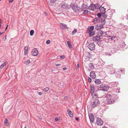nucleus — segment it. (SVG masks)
Masks as SVG:
<instances>
[{
  "label": "nucleus",
  "instance_id": "1",
  "mask_svg": "<svg viewBox=\"0 0 128 128\" xmlns=\"http://www.w3.org/2000/svg\"><path fill=\"white\" fill-rule=\"evenodd\" d=\"M92 39L93 41L96 42L100 46L103 48L104 46V41L101 40V38L99 36H96L93 37Z\"/></svg>",
  "mask_w": 128,
  "mask_h": 128
},
{
  "label": "nucleus",
  "instance_id": "2",
  "mask_svg": "<svg viewBox=\"0 0 128 128\" xmlns=\"http://www.w3.org/2000/svg\"><path fill=\"white\" fill-rule=\"evenodd\" d=\"M104 98L106 99V101L108 104H111L113 103L114 102V100L111 99V94L110 93L108 94L107 92H104Z\"/></svg>",
  "mask_w": 128,
  "mask_h": 128
},
{
  "label": "nucleus",
  "instance_id": "3",
  "mask_svg": "<svg viewBox=\"0 0 128 128\" xmlns=\"http://www.w3.org/2000/svg\"><path fill=\"white\" fill-rule=\"evenodd\" d=\"M108 8L107 9L104 8V19L107 18L110 19V13L111 12V10H110V8L108 6Z\"/></svg>",
  "mask_w": 128,
  "mask_h": 128
},
{
  "label": "nucleus",
  "instance_id": "4",
  "mask_svg": "<svg viewBox=\"0 0 128 128\" xmlns=\"http://www.w3.org/2000/svg\"><path fill=\"white\" fill-rule=\"evenodd\" d=\"M104 36L106 37H108L107 38H108V40L110 39L113 40L114 39L116 38L115 36H111L112 33L110 31H107L104 34Z\"/></svg>",
  "mask_w": 128,
  "mask_h": 128
},
{
  "label": "nucleus",
  "instance_id": "5",
  "mask_svg": "<svg viewBox=\"0 0 128 128\" xmlns=\"http://www.w3.org/2000/svg\"><path fill=\"white\" fill-rule=\"evenodd\" d=\"M98 5L94 4H92L89 7V9L95 11L98 9Z\"/></svg>",
  "mask_w": 128,
  "mask_h": 128
},
{
  "label": "nucleus",
  "instance_id": "6",
  "mask_svg": "<svg viewBox=\"0 0 128 128\" xmlns=\"http://www.w3.org/2000/svg\"><path fill=\"white\" fill-rule=\"evenodd\" d=\"M99 101L98 98H96L95 100L91 103V106L92 107L94 108L97 106L99 103Z\"/></svg>",
  "mask_w": 128,
  "mask_h": 128
},
{
  "label": "nucleus",
  "instance_id": "7",
  "mask_svg": "<svg viewBox=\"0 0 128 128\" xmlns=\"http://www.w3.org/2000/svg\"><path fill=\"white\" fill-rule=\"evenodd\" d=\"M95 45L94 43L90 44L88 46V48L91 50H94L95 49Z\"/></svg>",
  "mask_w": 128,
  "mask_h": 128
},
{
  "label": "nucleus",
  "instance_id": "8",
  "mask_svg": "<svg viewBox=\"0 0 128 128\" xmlns=\"http://www.w3.org/2000/svg\"><path fill=\"white\" fill-rule=\"evenodd\" d=\"M73 10L75 12H77L79 10V8L76 5L74 4L71 6Z\"/></svg>",
  "mask_w": 128,
  "mask_h": 128
},
{
  "label": "nucleus",
  "instance_id": "9",
  "mask_svg": "<svg viewBox=\"0 0 128 128\" xmlns=\"http://www.w3.org/2000/svg\"><path fill=\"white\" fill-rule=\"evenodd\" d=\"M38 52L37 49L36 48H34L32 50V54L34 56H36L38 55Z\"/></svg>",
  "mask_w": 128,
  "mask_h": 128
},
{
  "label": "nucleus",
  "instance_id": "10",
  "mask_svg": "<svg viewBox=\"0 0 128 128\" xmlns=\"http://www.w3.org/2000/svg\"><path fill=\"white\" fill-rule=\"evenodd\" d=\"M96 123L98 125L101 126L103 124V122L101 118H97Z\"/></svg>",
  "mask_w": 128,
  "mask_h": 128
},
{
  "label": "nucleus",
  "instance_id": "11",
  "mask_svg": "<svg viewBox=\"0 0 128 128\" xmlns=\"http://www.w3.org/2000/svg\"><path fill=\"white\" fill-rule=\"evenodd\" d=\"M89 116L90 121L92 123H94V118L93 114L92 113L90 114L89 115Z\"/></svg>",
  "mask_w": 128,
  "mask_h": 128
},
{
  "label": "nucleus",
  "instance_id": "12",
  "mask_svg": "<svg viewBox=\"0 0 128 128\" xmlns=\"http://www.w3.org/2000/svg\"><path fill=\"white\" fill-rule=\"evenodd\" d=\"M98 22H99V23L100 24L99 25L100 28H103L104 25V20L102 19L101 20H100Z\"/></svg>",
  "mask_w": 128,
  "mask_h": 128
},
{
  "label": "nucleus",
  "instance_id": "13",
  "mask_svg": "<svg viewBox=\"0 0 128 128\" xmlns=\"http://www.w3.org/2000/svg\"><path fill=\"white\" fill-rule=\"evenodd\" d=\"M90 76L92 78H94L96 77V74L94 71H92L90 72Z\"/></svg>",
  "mask_w": 128,
  "mask_h": 128
},
{
  "label": "nucleus",
  "instance_id": "14",
  "mask_svg": "<svg viewBox=\"0 0 128 128\" xmlns=\"http://www.w3.org/2000/svg\"><path fill=\"white\" fill-rule=\"evenodd\" d=\"M88 8L89 9V7L86 5L85 4H83L81 8L82 10H87Z\"/></svg>",
  "mask_w": 128,
  "mask_h": 128
},
{
  "label": "nucleus",
  "instance_id": "15",
  "mask_svg": "<svg viewBox=\"0 0 128 128\" xmlns=\"http://www.w3.org/2000/svg\"><path fill=\"white\" fill-rule=\"evenodd\" d=\"M94 87L93 85H91L90 86V92L91 94H94Z\"/></svg>",
  "mask_w": 128,
  "mask_h": 128
},
{
  "label": "nucleus",
  "instance_id": "16",
  "mask_svg": "<svg viewBox=\"0 0 128 128\" xmlns=\"http://www.w3.org/2000/svg\"><path fill=\"white\" fill-rule=\"evenodd\" d=\"M67 111L68 115L70 117H73V114L70 110L68 109L67 110Z\"/></svg>",
  "mask_w": 128,
  "mask_h": 128
},
{
  "label": "nucleus",
  "instance_id": "17",
  "mask_svg": "<svg viewBox=\"0 0 128 128\" xmlns=\"http://www.w3.org/2000/svg\"><path fill=\"white\" fill-rule=\"evenodd\" d=\"M60 27L62 29H64L66 28V25L63 23H61Z\"/></svg>",
  "mask_w": 128,
  "mask_h": 128
},
{
  "label": "nucleus",
  "instance_id": "18",
  "mask_svg": "<svg viewBox=\"0 0 128 128\" xmlns=\"http://www.w3.org/2000/svg\"><path fill=\"white\" fill-rule=\"evenodd\" d=\"M4 124L6 126H8L9 125L8 120L6 118L5 119L4 122Z\"/></svg>",
  "mask_w": 128,
  "mask_h": 128
},
{
  "label": "nucleus",
  "instance_id": "19",
  "mask_svg": "<svg viewBox=\"0 0 128 128\" xmlns=\"http://www.w3.org/2000/svg\"><path fill=\"white\" fill-rule=\"evenodd\" d=\"M98 9H99L101 13L103 14H104V7L101 6L99 8V6H98Z\"/></svg>",
  "mask_w": 128,
  "mask_h": 128
},
{
  "label": "nucleus",
  "instance_id": "20",
  "mask_svg": "<svg viewBox=\"0 0 128 128\" xmlns=\"http://www.w3.org/2000/svg\"><path fill=\"white\" fill-rule=\"evenodd\" d=\"M86 56L87 59L89 60L92 54L88 52L86 53Z\"/></svg>",
  "mask_w": 128,
  "mask_h": 128
},
{
  "label": "nucleus",
  "instance_id": "21",
  "mask_svg": "<svg viewBox=\"0 0 128 128\" xmlns=\"http://www.w3.org/2000/svg\"><path fill=\"white\" fill-rule=\"evenodd\" d=\"M28 46H26L24 48V55H26V54L28 52Z\"/></svg>",
  "mask_w": 128,
  "mask_h": 128
},
{
  "label": "nucleus",
  "instance_id": "22",
  "mask_svg": "<svg viewBox=\"0 0 128 128\" xmlns=\"http://www.w3.org/2000/svg\"><path fill=\"white\" fill-rule=\"evenodd\" d=\"M68 7V5L67 4L64 3L62 4V8L64 9H66Z\"/></svg>",
  "mask_w": 128,
  "mask_h": 128
},
{
  "label": "nucleus",
  "instance_id": "23",
  "mask_svg": "<svg viewBox=\"0 0 128 128\" xmlns=\"http://www.w3.org/2000/svg\"><path fill=\"white\" fill-rule=\"evenodd\" d=\"M88 33L89 35L90 36H91L94 34L95 33L93 31H88Z\"/></svg>",
  "mask_w": 128,
  "mask_h": 128
},
{
  "label": "nucleus",
  "instance_id": "24",
  "mask_svg": "<svg viewBox=\"0 0 128 128\" xmlns=\"http://www.w3.org/2000/svg\"><path fill=\"white\" fill-rule=\"evenodd\" d=\"M98 89L100 90H104V85L103 84L101 85L99 88Z\"/></svg>",
  "mask_w": 128,
  "mask_h": 128
},
{
  "label": "nucleus",
  "instance_id": "25",
  "mask_svg": "<svg viewBox=\"0 0 128 128\" xmlns=\"http://www.w3.org/2000/svg\"><path fill=\"white\" fill-rule=\"evenodd\" d=\"M100 20V18H98L96 17V18L93 20V22L95 24L98 22L99 20Z\"/></svg>",
  "mask_w": 128,
  "mask_h": 128
},
{
  "label": "nucleus",
  "instance_id": "26",
  "mask_svg": "<svg viewBox=\"0 0 128 128\" xmlns=\"http://www.w3.org/2000/svg\"><path fill=\"white\" fill-rule=\"evenodd\" d=\"M97 16H98V18H100V19L101 20L102 19L101 18L103 17H104V16L103 15H102L100 13H98L97 14Z\"/></svg>",
  "mask_w": 128,
  "mask_h": 128
},
{
  "label": "nucleus",
  "instance_id": "27",
  "mask_svg": "<svg viewBox=\"0 0 128 128\" xmlns=\"http://www.w3.org/2000/svg\"><path fill=\"white\" fill-rule=\"evenodd\" d=\"M95 83L97 84H98L101 83V82L99 79H96L94 81Z\"/></svg>",
  "mask_w": 128,
  "mask_h": 128
},
{
  "label": "nucleus",
  "instance_id": "28",
  "mask_svg": "<svg viewBox=\"0 0 128 128\" xmlns=\"http://www.w3.org/2000/svg\"><path fill=\"white\" fill-rule=\"evenodd\" d=\"M67 44L68 48L71 49L72 48V46L70 42L69 41H68L67 42Z\"/></svg>",
  "mask_w": 128,
  "mask_h": 128
},
{
  "label": "nucleus",
  "instance_id": "29",
  "mask_svg": "<svg viewBox=\"0 0 128 128\" xmlns=\"http://www.w3.org/2000/svg\"><path fill=\"white\" fill-rule=\"evenodd\" d=\"M7 62H4L0 66V68L2 69L4 67L6 66V64Z\"/></svg>",
  "mask_w": 128,
  "mask_h": 128
},
{
  "label": "nucleus",
  "instance_id": "30",
  "mask_svg": "<svg viewBox=\"0 0 128 128\" xmlns=\"http://www.w3.org/2000/svg\"><path fill=\"white\" fill-rule=\"evenodd\" d=\"M84 11L83 14L85 15H87L88 14L89 12V11L87 10H83Z\"/></svg>",
  "mask_w": 128,
  "mask_h": 128
},
{
  "label": "nucleus",
  "instance_id": "31",
  "mask_svg": "<svg viewBox=\"0 0 128 128\" xmlns=\"http://www.w3.org/2000/svg\"><path fill=\"white\" fill-rule=\"evenodd\" d=\"M103 34V32H102L101 31H100L98 33V36L100 37V36H102Z\"/></svg>",
  "mask_w": 128,
  "mask_h": 128
},
{
  "label": "nucleus",
  "instance_id": "32",
  "mask_svg": "<svg viewBox=\"0 0 128 128\" xmlns=\"http://www.w3.org/2000/svg\"><path fill=\"white\" fill-rule=\"evenodd\" d=\"M109 86H108L104 85V92L108 90L109 88Z\"/></svg>",
  "mask_w": 128,
  "mask_h": 128
},
{
  "label": "nucleus",
  "instance_id": "33",
  "mask_svg": "<svg viewBox=\"0 0 128 128\" xmlns=\"http://www.w3.org/2000/svg\"><path fill=\"white\" fill-rule=\"evenodd\" d=\"M30 62V60H26L24 61V63L26 65H28Z\"/></svg>",
  "mask_w": 128,
  "mask_h": 128
},
{
  "label": "nucleus",
  "instance_id": "34",
  "mask_svg": "<svg viewBox=\"0 0 128 128\" xmlns=\"http://www.w3.org/2000/svg\"><path fill=\"white\" fill-rule=\"evenodd\" d=\"M94 26H92L90 27V29H88V31H90L91 32L93 30H94Z\"/></svg>",
  "mask_w": 128,
  "mask_h": 128
},
{
  "label": "nucleus",
  "instance_id": "35",
  "mask_svg": "<svg viewBox=\"0 0 128 128\" xmlns=\"http://www.w3.org/2000/svg\"><path fill=\"white\" fill-rule=\"evenodd\" d=\"M49 90V88L48 87H46L44 88L43 90L44 92H47Z\"/></svg>",
  "mask_w": 128,
  "mask_h": 128
},
{
  "label": "nucleus",
  "instance_id": "36",
  "mask_svg": "<svg viewBox=\"0 0 128 128\" xmlns=\"http://www.w3.org/2000/svg\"><path fill=\"white\" fill-rule=\"evenodd\" d=\"M34 32V30H32L30 31V36H32L33 35Z\"/></svg>",
  "mask_w": 128,
  "mask_h": 128
},
{
  "label": "nucleus",
  "instance_id": "37",
  "mask_svg": "<svg viewBox=\"0 0 128 128\" xmlns=\"http://www.w3.org/2000/svg\"><path fill=\"white\" fill-rule=\"evenodd\" d=\"M95 28L96 29L98 30L101 29L99 25H97L95 27Z\"/></svg>",
  "mask_w": 128,
  "mask_h": 128
},
{
  "label": "nucleus",
  "instance_id": "38",
  "mask_svg": "<svg viewBox=\"0 0 128 128\" xmlns=\"http://www.w3.org/2000/svg\"><path fill=\"white\" fill-rule=\"evenodd\" d=\"M77 30L76 29H75L72 32V34L73 35L77 31Z\"/></svg>",
  "mask_w": 128,
  "mask_h": 128
},
{
  "label": "nucleus",
  "instance_id": "39",
  "mask_svg": "<svg viewBox=\"0 0 128 128\" xmlns=\"http://www.w3.org/2000/svg\"><path fill=\"white\" fill-rule=\"evenodd\" d=\"M56 0H50V2L51 3H54L56 2Z\"/></svg>",
  "mask_w": 128,
  "mask_h": 128
},
{
  "label": "nucleus",
  "instance_id": "40",
  "mask_svg": "<svg viewBox=\"0 0 128 128\" xmlns=\"http://www.w3.org/2000/svg\"><path fill=\"white\" fill-rule=\"evenodd\" d=\"M88 82H91L92 81V80L91 78L89 77L88 78Z\"/></svg>",
  "mask_w": 128,
  "mask_h": 128
},
{
  "label": "nucleus",
  "instance_id": "41",
  "mask_svg": "<svg viewBox=\"0 0 128 128\" xmlns=\"http://www.w3.org/2000/svg\"><path fill=\"white\" fill-rule=\"evenodd\" d=\"M50 40H47L46 42V43L47 44H50Z\"/></svg>",
  "mask_w": 128,
  "mask_h": 128
},
{
  "label": "nucleus",
  "instance_id": "42",
  "mask_svg": "<svg viewBox=\"0 0 128 128\" xmlns=\"http://www.w3.org/2000/svg\"><path fill=\"white\" fill-rule=\"evenodd\" d=\"M120 71L121 72H122V73H123L125 71V70L124 69H123L122 70H120Z\"/></svg>",
  "mask_w": 128,
  "mask_h": 128
},
{
  "label": "nucleus",
  "instance_id": "43",
  "mask_svg": "<svg viewBox=\"0 0 128 128\" xmlns=\"http://www.w3.org/2000/svg\"><path fill=\"white\" fill-rule=\"evenodd\" d=\"M106 55H108L110 56H111V54H110V53H108V52H107V53L106 52Z\"/></svg>",
  "mask_w": 128,
  "mask_h": 128
},
{
  "label": "nucleus",
  "instance_id": "44",
  "mask_svg": "<svg viewBox=\"0 0 128 128\" xmlns=\"http://www.w3.org/2000/svg\"><path fill=\"white\" fill-rule=\"evenodd\" d=\"M79 65L78 63L76 65V68H79Z\"/></svg>",
  "mask_w": 128,
  "mask_h": 128
},
{
  "label": "nucleus",
  "instance_id": "45",
  "mask_svg": "<svg viewBox=\"0 0 128 128\" xmlns=\"http://www.w3.org/2000/svg\"><path fill=\"white\" fill-rule=\"evenodd\" d=\"M65 58L64 56V55L61 56H60V58H61L63 59L64 58Z\"/></svg>",
  "mask_w": 128,
  "mask_h": 128
},
{
  "label": "nucleus",
  "instance_id": "46",
  "mask_svg": "<svg viewBox=\"0 0 128 128\" xmlns=\"http://www.w3.org/2000/svg\"><path fill=\"white\" fill-rule=\"evenodd\" d=\"M14 0H9V2L10 3H12L14 1Z\"/></svg>",
  "mask_w": 128,
  "mask_h": 128
},
{
  "label": "nucleus",
  "instance_id": "47",
  "mask_svg": "<svg viewBox=\"0 0 128 128\" xmlns=\"http://www.w3.org/2000/svg\"><path fill=\"white\" fill-rule=\"evenodd\" d=\"M67 69V68L66 67H64L63 68L62 70H65Z\"/></svg>",
  "mask_w": 128,
  "mask_h": 128
},
{
  "label": "nucleus",
  "instance_id": "48",
  "mask_svg": "<svg viewBox=\"0 0 128 128\" xmlns=\"http://www.w3.org/2000/svg\"><path fill=\"white\" fill-rule=\"evenodd\" d=\"M61 65V64H56V66H60Z\"/></svg>",
  "mask_w": 128,
  "mask_h": 128
},
{
  "label": "nucleus",
  "instance_id": "49",
  "mask_svg": "<svg viewBox=\"0 0 128 128\" xmlns=\"http://www.w3.org/2000/svg\"><path fill=\"white\" fill-rule=\"evenodd\" d=\"M55 120L56 121H58V118H55Z\"/></svg>",
  "mask_w": 128,
  "mask_h": 128
},
{
  "label": "nucleus",
  "instance_id": "50",
  "mask_svg": "<svg viewBox=\"0 0 128 128\" xmlns=\"http://www.w3.org/2000/svg\"><path fill=\"white\" fill-rule=\"evenodd\" d=\"M44 13L45 14L46 16H47L48 15V13L46 12H44Z\"/></svg>",
  "mask_w": 128,
  "mask_h": 128
},
{
  "label": "nucleus",
  "instance_id": "51",
  "mask_svg": "<svg viewBox=\"0 0 128 128\" xmlns=\"http://www.w3.org/2000/svg\"><path fill=\"white\" fill-rule=\"evenodd\" d=\"M42 94V93L41 92H39L38 93V94L40 95H41Z\"/></svg>",
  "mask_w": 128,
  "mask_h": 128
},
{
  "label": "nucleus",
  "instance_id": "52",
  "mask_svg": "<svg viewBox=\"0 0 128 128\" xmlns=\"http://www.w3.org/2000/svg\"><path fill=\"white\" fill-rule=\"evenodd\" d=\"M68 98V96H65L64 97V98L65 99H66Z\"/></svg>",
  "mask_w": 128,
  "mask_h": 128
},
{
  "label": "nucleus",
  "instance_id": "53",
  "mask_svg": "<svg viewBox=\"0 0 128 128\" xmlns=\"http://www.w3.org/2000/svg\"><path fill=\"white\" fill-rule=\"evenodd\" d=\"M92 96H93L94 95L95 96H96V97H97V95L96 94H94L93 95H92Z\"/></svg>",
  "mask_w": 128,
  "mask_h": 128
},
{
  "label": "nucleus",
  "instance_id": "54",
  "mask_svg": "<svg viewBox=\"0 0 128 128\" xmlns=\"http://www.w3.org/2000/svg\"><path fill=\"white\" fill-rule=\"evenodd\" d=\"M1 20L0 19V27L1 26Z\"/></svg>",
  "mask_w": 128,
  "mask_h": 128
},
{
  "label": "nucleus",
  "instance_id": "55",
  "mask_svg": "<svg viewBox=\"0 0 128 128\" xmlns=\"http://www.w3.org/2000/svg\"><path fill=\"white\" fill-rule=\"evenodd\" d=\"M8 26V25H7L6 26V28H5L6 30L7 29V28Z\"/></svg>",
  "mask_w": 128,
  "mask_h": 128
},
{
  "label": "nucleus",
  "instance_id": "56",
  "mask_svg": "<svg viewBox=\"0 0 128 128\" xmlns=\"http://www.w3.org/2000/svg\"><path fill=\"white\" fill-rule=\"evenodd\" d=\"M75 119H76V120H78V118H76Z\"/></svg>",
  "mask_w": 128,
  "mask_h": 128
},
{
  "label": "nucleus",
  "instance_id": "57",
  "mask_svg": "<svg viewBox=\"0 0 128 128\" xmlns=\"http://www.w3.org/2000/svg\"><path fill=\"white\" fill-rule=\"evenodd\" d=\"M3 33V32L1 33V32H0V35H1V34H2Z\"/></svg>",
  "mask_w": 128,
  "mask_h": 128
},
{
  "label": "nucleus",
  "instance_id": "58",
  "mask_svg": "<svg viewBox=\"0 0 128 128\" xmlns=\"http://www.w3.org/2000/svg\"><path fill=\"white\" fill-rule=\"evenodd\" d=\"M104 24H105L106 23V20H104Z\"/></svg>",
  "mask_w": 128,
  "mask_h": 128
},
{
  "label": "nucleus",
  "instance_id": "59",
  "mask_svg": "<svg viewBox=\"0 0 128 128\" xmlns=\"http://www.w3.org/2000/svg\"><path fill=\"white\" fill-rule=\"evenodd\" d=\"M127 19L128 20V17L127 18Z\"/></svg>",
  "mask_w": 128,
  "mask_h": 128
},
{
  "label": "nucleus",
  "instance_id": "60",
  "mask_svg": "<svg viewBox=\"0 0 128 128\" xmlns=\"http://www.w3.org/2000/svg\"><path fill=\"white\" fill-rule=\"evenodd\" d=\"M24 128H26V126H25L24 127Z\"/></svg>",
  "mask_w": 128,
  "mask_h": 128
},
{
  "label": "nucleus",
  "instance_id": "61",
  "mask_svg": "<svg viewBox=\"0 0 128 128\" xmlns=\"http://www.w3.org/2000/svg\"><path fill=\"white\" fill-rule=\"evenodd\" d=\"M109 66H109V67H108V68H109Z\"/></svg>",
  "mask_w": 128,
  "mask_h": 128
},
{
  "label": "nucleus",
  "instance_id": "62",
  "mask_svg": "<svg viewBox=\"0 0 128 128\" xmlns=\"http://www.w3.org/2000/svg\"><path fill=\"white\" fill-rule=\"evenodd\" d=\"M112 66V65H111V66Z\"/></svg>",
  "mask_w": 128,
  "mask_h": 128
},
{
  "label": "nucleus",
  "instance_id": "63",
  "mask_svg": "<svg viewBox=\"0 0 128 128\" xmlns=\"http://www.w3.org/2000/svg\"><path fill=\"white\" fill-rule=\"evenodd\" d=\"M40 119H42V118H40Z\"/></svg>",
  "mask_w": 128,
  "mask_h": 128
},
{
  "label": "nucleus",
  "instance_id": "64",
  "mask_svg": "<svg viewBox=\"0 0 128 128\" xmlns=\"http://www.w3.org/2000/svg\"><path fill=\"white\" fill-rule=\"evenodd\" d=\"M40 119H42V118H40Z\"/></svg>",
  "mask_w": 128,
  "mask_h": 128
}]
</instances>
